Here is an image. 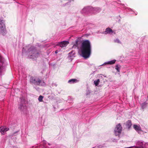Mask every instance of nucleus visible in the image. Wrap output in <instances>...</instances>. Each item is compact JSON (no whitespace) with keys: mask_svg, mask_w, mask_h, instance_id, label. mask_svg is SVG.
Returning a JSON list of instances; mask_svg holds the SVG:
<instances>
[{"mask_svg":"<svg viewBox=\"0 0 148 148\" xmlns=\"http://www.w3.org/2000/svg\"><path fill=\"white\" fill-rule=\"evenodd\" d=\"M82 56L85 59L89 57L91 53V47L90 43L88 40L84 41L81 47Z\"/></svg>","mask_w":148,"mask_h":148,"instance_id":"f257e3e1","label":"nucleus"},{"mask_svg":"<svg viewBox=\"0 0 148 148\" xmlns=\"http://www.w3.org/2000/svg\"><path fill=\"white\" fill-rule=\"evenodd\" d=\"M30 82L35 85L43 86H46V84L42 79L40 77H31L30 79Z\"/></svg>","mask_w":148,"mask_h":148,"instance_id":"f03ea898","label":"nucleus"},{"mask_svg":"<svg viewBox=\"0 0 148 148\" xmlns=\"http://www.w3.org/2000/svg\"><path fill=\"white\" fill-rule=\"evenodd\" d=\"M122 130V127L121 124L119 123L116 125L115 130V133L116 136L119 133H120Z\"/></svg>","mask_w":148,"mask_h":148,"instance_id":"7ed1b4c3","label":"nucleus"},{"mask_svg":"<svg viewBox=\"0 0 148 148\" xmlns=\"http://www.w3.org/2000/svg\"><path fill=\"white\" fill-rule=\"evenodd\" d=\"M69 44L68 41H64L60 42H58L56 45L57 46H59L61 47H65Z\"/></svg>","mask_w":148,"mask_h":148,"instance_id":"20e7f679","label":"nucleus"},{"mask_svg":"<svg viewBox=\"0 0 148 148\" xmlns=\"http://www.w3.org/2000/svg\"><path fill=\"white\" fill-rule=\"evenodd\" d=\"M133 127L138 133H140V132L142 131L141 128L139 125H133Z\"/></svg>","mask_w":148,"mask_h":148,"instance_id":"39448f33","label":"nucleus"},{"mask_svg":"<svg viewBox=\"0 0 148 148\" xmlns=\"http://www.w3.org/2000/svg\"><path fill=\"white\" fill-rule=\"evenodd\" d=\"M104 33L105 34H110L113 33V31L110 28L108 27L106 29Z\"/></svg>","mask_w":148,"mask_h":148,"instance_id":"423d86ee","label":"nucleus"},{"mask_svg":"<svg viewBox=\"0 0 148 148\" xmlns=\"http://www.w3.org/2000/svg\"><path fill=\"white\" fill-rule=\"evenodd\" d=\"M79 82V81L75 79H72L68 81V82L70 84H74L77 83Z\"/></svg>","mask_w":148,"mask_h":148,"instance_id":"0eeeda50","label":"nucleus"},{"mask_svg":"<svg viewBox=\"0 0 148 148\" xmlns=\"http://www.w3.org/2000/svg\"><path fill=\"white\" fill-rule=\"evenodd\" d=\"M0 26L3 28V30H5V24H4V21L3 20H0Z\"/></svg>","mask_w":148,"mask_h":148,"instance_id":"6e6552de","label":"nucleus"},{"mask_svg":"<svg viewBox=\"0 0 148 148\" xmlns=\"http://www.w3.org/2000/svg\"><path fill=\"white\" fill-rule=\"evenodd\" d=\"M132 125L131 121V120H129L126 123V126L129 128Z\"/></svg>","mask_w":148,"mask_h":148,"instance_id":"1a4fd4ad","label":"nucleus"},{"mask_svg":"<svg viewBox=\"0 0 148 148\" xmlns=\"http://www.w3.org/2000/svg\"><path fill=\"white\" fill-rule=\"evenodd\" d=\"M0 132H1L3 134H4L5 132L4 127L1 126L0 127Z\"/></svg>","mask_w":148,"mask_h":148,"instance_id":"9d476101","label":"nucleus"},{"mask_svg":"<svg viewBox=\"0 0 148 148\" xmlns=\"http://www.w3.org/2000/svg\"><path fill=\"white\" fill-rule=\"evenodd\" d=\"M32 52L33 53L34 56L36 57H38L39 53L38 52H37L36 51H35L34 50H33L32 51Z\"/></svg>","mask_w":148,"mask_h":148,"instance_id":"9b49d317","label":"nucleus"},{"mask_svg":"<svg viewBox=\"0 0 148 148\" xmlns=\"http://www.w3.org/2000/svg\"><path fill=\"white\" fill-rule=\"evenodd\" d=\"M116 61V60H111L110 61L108 62H107L106 64H114L115 63Z\"/></svg>","mask_w":148,"mask_h":148,"instance_id":"f8f14e48","label":"nucleus"},{"mask_svg":"<svg viewBox=\"0 0 148 148\" xmlns=\"http://www.w3.org/2000/svg\"><path fill=\"white\" fill-rule=\"evenodd\" d=\"M147 106V103L146 102H144L143 103H142L141 105V107L143 109H144Z\"/></svg>","mask_w":148,"mask_h":148,"instance_id":"ddd939ff","label":"nucleus"},{"mask_svg":"<svg viewBox=\"0 0 148 148\" xmlns=\"http://www.w3.org/2000/svg\"><path fill=\"white\" fill-rule=\"evenodd\" d=\"M99 82H100L99 79H97L96 80L94 81V83L95 84V85L96 86H97L98 85V84Z\"/></svg>","mask_w":148,"mask_h":148,"instance_id":"4468645a","label":"nucleus"},{"mask_svg":"<svg viewBox=\"0 0 148 148\" xmlns=\"http://www.w3.org/2000/svg\"><path fill=\"white\" fill-rule=\"evenodd\" d=\"M43 98V97L42 95H40L38 98V100L39 101L42 102V99Z\"/></svg>","mask_w":148,"mask_h":148,"instance_id":"2eb2a0df","label":"nucleus"},{"mask_svg":"<svg viewBox=\"0 0 148 148\" xmlns=\"http://www.w3.org/2000/svg\"><path fill=\"white\" fill-rule=\"evenodd\" d=\"M115 69L118 71L119 72V67L118 65H117L116 66Z\"/></svg>","mask_w":148,"mask_h":148,"instance_id":"dca6fc26","label":"nucleus"},{"mask_svg":"<svg viewBox=\"0 0 148 148\" xmlns=\"http://www.w3.org/2000/svg\"><path fill=\"white\" fill-rule=\"evenodd\" d=\"M115 42L118 43H120V42L119 39H116L115 40Z\"/></svg>","mask_w":148,"mask_h":148,"instance_id":"f3484780","label":"nucleus"},{"mask_svg":"<svg viewBox=\"0 0 148 148\" xmlns=\"http://www.w3.org/2000/svg\"><path fill=\"white\" fill-rule=\"evenodd\" d=\"M4 129H5V132H6V131H8L9 129L8 128L5 127H4Z\"/></svg>","mask_w":148,"mask_h":148,"instance_id":"a211bd4d","label":"nucleus"},{"mask_svg":"<svg viewBox=\"0 0 148 148\" xmlns=\"http://www.w3.org/2000/svg\"><path fill=\"white\" fill-rule=\"evenodd\" d=\"M23 106L22 104H21L20 105V107H19V108H20L21 109H22V107Z\"/></svg>","mask_w":148,"mask_h":148,"instance_id":"6ab92c4d","label":"nucleus"},{"mask_svg":"<svg viewBox=\"0 0 148 148\" xmlns=\"http://www.w3.org/2000/svg\"><path fill=\"white\" fill-rule=\"evenodd\" d=\"M2 60V57L0 56V61H1Z\"/></svg>","mask_w":148,"mask_h":148,"instance_id":"aec40b11","label":"nucleus"},{"mask_svg":"<svg viewBox=\"0 0 148 148\" xmlns=\"http://www.w3.org/2000/svg\"><path fill=\"white\" fill-rule=\"evenodd\" d=\"M1 67H0V73H1Z\"/></svg>","mask_w":148,"mask_h":148,"instance_id":"412c9836","label":"nucleus"},{"mask_svg":"<svg viewBox=\"0 0 148 148\" xmlns=\"http://www.w3.org/2000/svg\"><path fill=\"white\" fill-rule=\"evenodd\" d=\"M55 53H57V51H55Z\"/></svg>","mask_w":148,"mask_h":148,"instance_id":"4be33fe9","label":"nucleus"}]
</instances>
